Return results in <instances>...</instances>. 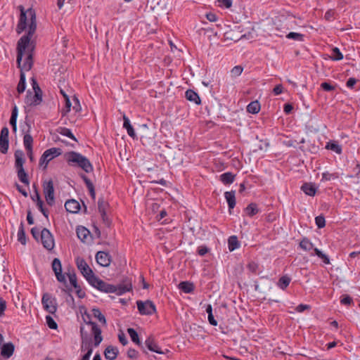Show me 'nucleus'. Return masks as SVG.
Here are the masks:
<instances>
[{"label":"nucleus","mask_w":360,"mask_h":360,"mask_svg":"<svg viewBox=\"0 0 360 360\" xmlns=\"http://www.w3.org/2000/svg\"><path fill=\"white\" fill-rule=\"evenodd\" d=\"M219 6L221 8H229L232 6L231 0H217Z\"/></svg>","instance_id":"nucleus-49"},{"label":"nucleus","mask_w":360,"mask_h":360,"mask_svg":"<svg viewBox=\"0 0 360 360\" xmlns=\"http://www.w3.org/2000/svg\"><path fill=\"white\" fill-rule=\"evenodd\" d=\"M82 319L86 325L91 326V331L94 335V345L95 347H98L103 340L101 329L95 322L91 321V315L86 311L82 314Z\"/></svg>","instance_id":"nucleus-5"},{"label":"nucleus","mask_w":360,"mask_h":360,"mask_svg":"<svg viewBox=\"0 0 360 360\" xmlns=\"http://www.w3.org/2000/svg\"><path fill=\"white\" fill-rule=\"evenodd\" d=\"M248 269L249 271H250L252 273H256L257 269H258V265L257 263L254 262H250L248 264Z\"/></svg>","instance_id":"nucleus-56"},{"label":"nucleus","mask_w":360,"mask_h":360,"mask_svg":"<svg viewBox=\"0 0 360 360\" xmlns=\"http://www.w3.org/2000/svg\"><path fill=\"white\" fill-rule=\"evenodd\" d=\"M321 86L326 91H330L335 89V87L328 82H323Z\"/></svg>","instance_id":"nucleus-54"},{"label":"nucleus","mask_w":360,"mask_h":360,"mask_svg":"<svg viewBox=\"0 0 360 360\" xmlns=\"http://www.w3.org/2000/svg\"><path fill=\"white\" fill-rule=\"evenodd\" d=\"M127 356L130 359H136L138 358V352L134 349H129L127 351Z\"/></svg>","instance_id":"nucleus-52"},{"label":"nucleus","mask_w":360,"mask_h":360,"mask_svg":"<svg viewBox=\"0 0 360 360\" xmlns=\"http://www.w3.org/2000/svg\"><path fill=\"white\" fill-rule=\"evenodd\" d=\"M6 308V302L2 298H0V316L4 314V312Z\"/></svg>","instance_id":"nucleus-61"},{"label":"nucleus","mask_w":360,"mask_h":360,"mask_svg":"<svg viewBox=\"0 0 360 360\" xmlns=\"http://www.w3.org/2000/svg\"><path fill=\"white\" fill-rule=\"evenodd\" d=\"M260 104L257 101L250 102L247 106V111L252 114H257L260 110Z\"/></svg>","instance_id":"nucleus-36"},{"label":"nucleus","mask_w":360,"mask_h":360,"mask_svg":"<svg viewBox=\"0 0 360 360\" xmlns=\"http://www.w3.org/2000/svg\"><path fill=\"white\" fill-rule=\"evenodd\" d=\"M327 149H330L334 152H335L337 154H341L342 153V147L335 141H330L328 142L326 146Z\"/></svg>","instance_id":"nucleus-40"},{"label":"nucleus","mask_w":360,"mask_h":360,"mask_svg":"<svg viewBox=\"0 0 360 360\" xmlns=\"http://www.w3.org/2000/svg\"><path fill=\"white\" fill-rule=\"evenodd\" d=\"M40 239L43 246L51 250L54 248V239L51 233L47 229L44 228L41 231Z\"/></svg>","instance_id":"nucleus-14"},{"label":"nucleus","mask_w":360,"mask_h":360,"mask_svg":"<svg viewBox=\"0 0 360 360\" xmlns=\"http://www.w3.org/2000/svg\"><path fill=\"white\" fill-rule=\"evenodd\" d=\"M52 269L57 280L60 283L65 282V276L62 274V265L59 259L55 258L52 262Z\"/></svg>","instance_id":"nucleus-19"},{"label":"nucleus","mask_w":360,"mask_h":360,"mask_svg":"<svg viewBox=\"0 0 360 360\" xmlns=\"http://www.w3.org/2000/svg\"><path fill=\"white\" fill-rule=\"evenodd\" d=\"M224 197L228 203L229 210L231 211V210L233 209L236 206V191H226L224 193Z\"/></svg>","instance_id":"nucleus-23"},{"label":"nucleus","mask_w":360,"mask_h":360,"mask_svg":"<svg viewBox=\"0 0 360 360\" xmlns=\"http://www.w3.org/2000/svg\"><path fill=\"white\" fill-rule=\"evenodd\" d=\"M80 333L82 339L81 350L82 352H86V353L82 356L81 360H89L93 352V349L91 343L85 340L87 337V333L84 331L83 326L80 327Z\"/></svg>","instance_id":"nucleus-11"},{"label":"nucleus","mask_w":360,"mask_h":360,"mask_svg":"<svg viewBox=\"0 0 360 360\" xmlns=\"http://www.w3.org/2000/svg\"><path fill=\"white\" fill-rule=\"evenodd\" d=\"M68 278L70 284L74 287L75 289L79 288V285L77 284V276L75 273H69Z\"/></svg>","instance_id":"nucleus-45"},{"label":"nucleus","mask_w":360,"mask_h":360,"mask_svg":"<svg viewBox=\"0 0 360 360\" xmlns=\"http://www.w3.org/2000/svg\"><path fill=\"white\" fill-rule=\"evenodd\" d=\"M20 10V20L17 26L18 34L22 32L27 27V34L22 36L18 41L17 63L20 69V81L17 86L18 94H22L26 88L25 75L23 71H29L33 65L34 46L30 44L31 38L37 28L36 15L33 9L24 10L22 6H19Z\"/></svg>","instance_id":"nucleus-1"},{"label":"nucleus","mask_w":360,"mask_h":360,"mask_svg":"<svg viewBox=\"0 0 360 360\" xmlns=\"http://www.w3.org/2000/svg\"><path fill=\"white\" fill-rule=\"evenodd\" d=\"M352 299L348 295L344 297L340 300L341 304H345V305L350 304L352 303Z\"/></svg>","instance_id":"nucleus-64"},{"label":"nucleus","mask_w":360,"mask_h":360,"mask_svg":"<svg viewBox=\"0 0 360 360\" xmlns=\"http://www.w3.org/2000/svg\"><path fill=\"white\" fill-rule=\"evenodd\" d=\"M42 93H34L28 90L25 98V103L30 106H37L42 102Z\"/></svg>","instance_id":"nucleus-15"},{"label":"nucleus","mask_w":360,"mask_h":360,"mask_svg":"<svg viewBox=\"0 0 360 360\" xmlns=\"http://www.w3.org/2000/svg\"><path fill=\"white\" fill-rule=\"evenodd\" d=\"M301 190L309 196H314L316 195L317 188L311 183H305L302 186Z\"/></svg>","instance_id":"nucleus-26"},{"label":"nucleus","mask_w":360,"mask_h":360,"mask_svg":"<svg viewBox=\"0 0 360 360\" xmlns=\"http://www.w3.org/2000/svg\"><path fill=\"white\" fill-rule=\"evenodd\" d=\"M240 247V243L237 236H231L228 239V248L229 251L232 252Z\"/></svg>","instance_id":"nucleus-33"},{"label":"nucleus","mask_w":360,"mask_h":360,"mask_svg":"<svg viewBox=\"0 0 360 360\" xmlns=\"http://www.w3.org/2000/svg\"><path fill=\"white\" fill-rule=\"evenodd\" d=\"M65 207L67 212L70 213H77L80 210V205L76 200H68L65 203Z\"/></svg>","instance_id":"nucleus-21"},{"label":"nucleus","mask_w":360,"mask_h":360,"mask_svg":"<svg viewBox=\"0 0 360 360\" xmlns=\"http://www.w3.org/2000/svg\"><path fill=\"white\" fill-rule=\"evenodd\" d=\"M42 187L46 203L50 206L53 205L55 203V195L53 181L51 179L45 181L42 184Z\"/></svg>","instance_id":"nucleus-10"},{"label":"nucleus","mask_w":360,"mask_h":360,"mask_svg":"<svg viewBox=\"0 0 360 360\" xmlns=\"http://www.w3.org/2000/svg\"><path fill=\"white\" fill-rule=\"evenodd\" d=\"M128 334L129 335L131 340L137 345H140V341L139 338V335L137 332L134 328H128L127 329Z\"/></svg>","instance_id":"nucleus-43"},{"label":"nucleus","mask_w":360,"mask_h":360,"mask_svg":"<svg viewBox=\"0 0 360 360\" xmlns=\"http://www.w3.org/2000/svg\"><path fill=\"white\" fill-rule=\"evenodd\" d=\"M8 134V128L7 127H4L1 129L0 134V152L2 154H6L8 152L9 146Z\"/></svg>","instance_id":"nucleus-16"},{"label":"nucleus","mask_w":360,"mask_h":360,"mask_svg":"<svg viewBox=\"0 0 360 360\" xmlns=\"http://www.w3.org/2000/svg\"><path fill=\"white\" fill-rule=\"evenodd\" d=\"M123 128H124L127 130V134L130 137L135 139L136 137V135L135 134L134 129L132 125L131 124L129 117H127L125 114L123 115Z\"/></svg>","instance_id":"nucleus-24"},{"label":"nucleus","mask_w":360,"mask_h":360,"mask_svg":"<svg viewBox=\"0 0 360 360\" xmlns=\"http://www.w3.org/2000/svg\"><path fill=\"white\" fill-rule=\"evenodd\" d=\"M283 87L281 84H278L276 85L274 89H273V92L275 95H280L281 94L283 93Z\"/></svg>","instance_id":"nucleus-59"},{"label":"nucleus","mask_w":360,"mask_h":360,"mask_svg":"<svg viewBox=\"0 0 360 360\" xmlns=\"http://www.w3.org/2000/svg\"><path fill=\"white\" fill-rule=\"evenodd\" d=\"M335 12L333 10H328L326 12L324 18L326 20L330 21L334 18Z\"/></svg>","instance_id":"nucleus-58"},{"label":"nucleus","mask_w":360,"mask_h":360,"mask_svg":"<svg viewBox=\"0 0 360 360\" xmlns=\"http://www.w3.org/2000/svg\"><path fill=\"white\" fill-rule=\"evenodd\" d=\"M18 115V110L16 106H15L11 112V116L10 118V124L12 126L13 131L15 133L17 131V117Z\"/></svg>","instance_id":"nucleus-32"},{"label":"nucleus","mask_w":360,"mask_h":360,"mask_svg":"<svg viewBox=\"0 0 360 360\" xmlns=\"http://www.w3.org/2000/svg\"><path fill=\"white\" fill-rule=\"evenodd\" d=\"M46 322L49 328L57 329L58 324L51 316H46Z\"/></svg>","instance_id":"nucleus-44"},{"label":"nucleus","mask_w":360,"mask_h":360,"mask_svg":"<svg viewBox=\"0 0 360 360\" xmlns=\"http://www.w3.org/2000/svg\"><path fill=\"white\" fill-rule=\"evenodd\" d=\"M89 283L94 288L105 293H114L117 290L115 285L108 283L96 276Z\"/></svg>","instance_id":"nucleus-7"},{"label":"nucleus","mask_w":360,"mask_h":360,"mask_svg":"<svg viewBox=\"0 0 360 360\" xmlns=\"http://www.w3.org/2000/svg\"><path fill=\"white\" fill-rule=\"evenodd\" d=\"M72 101H73V103H74V105L72 106L73 110L76 112H79L81 110V105H80L78 98L75 96L73 98Z\"/></svg>","instance_id":"nucleus-51"},{"label":"nucleus","mask_w":360,"mask_h":360,"mask_svg":"<svg viewBox=\"0 0 360 360\" xmlns=\"http://www.w3.org/2000/svg\"><path fill=\"white\" fill-rule=\"evenodd\" d=\"M21 131L24 134L23 144L26 150H32L33 138L30 134L31 126L27 122L20 126Z\"/></svg>","instance_id":"nucleus-13"},{"label":"nucleus","mask_w":360,"mask_h":360,"mask_svg":"<svg viewBox=\"0 0 360 360\" xmlns=\"http://www.w3.org/2000/svg\"><path fill=\"white\" fill-rule=\"evenodd\" d=\"M15 167L17 169V174L19 180L27 186H29L30 181L27 174L25 172L23 165L25 162L22 151L17 150L15 153Z\"/></svg>","instance_id":"nucleus-4"},{"label":"nucleus","mask_w":360,"mask_h":360,"mask_svg":"<svg viewBox=\"0 0 360 360\" xmlns=\"http://www.w3.org/2000/svg\"><path fill=\"white\" fill-rule=\"evenodd\" d=\"M91 312H92V316H94V318L98 319V321L101 323V324L102 326H106V324H107L106 319L98 308L92 309Z\"/></svg>","instance_id":"nucleus-31"},{"label":"nucleus","mask_w":360,"mask_h":360,"mask_svg":"<svg viewBox=\"0 0 360 360\" xmlns=\"http://www.w3.org/2000/svg\"><path fill=\"white\" fill-rule=\"evenodd\" d=\"M185 97L188 101L193 102L195 104H197V105L200 104L201 101H200V98L198 94L192 89H188L186 91Z\"/></svg>","instance_id":"nucleus-28"},{"label":"nucleus","mask_w":360,"mask_h":360,"mask_svg":"<svg viewBox=\"0 0 360 360\" xmlns=\"http://www.w3.org/2000/svg\"><path fill=\"white\" fill-rule=\"evenodd\" d=\"M65 98V108L62 109L61 114L63 116H65L71 110L72 103L70 98L67 94H64Z\"/></svg>","instance_id":"nucleus-39"},{"label":"nucleus","mask_w":360,"mask_h":360,"mask_svg":"<svg viewBox=\"0 0 360 360\" xmlns=\"http://www.w3.org/2000/svg\"><path fill=\"white\" fill-rule=\"evenodd\" d=\"M96 260L100 266L108 267L112 262V257L108 252L99 251L96 255Z\"/></svg>","instance_id":"nucleus-17"},{"label":"nucleus","mask_w":360,"mask_h":360,"mask_svg":"<svg viewBox=\"0 0 360 360\" xmlns=\"http://www.w3.org/2000/svg\"><path fill=\"white\" fill-rule=\"evenodd\" d=\"M145 345L151 352L160 354H165V352L161 350L160 347L158 346L155 340L151 337H149L146 340Z\"/></svg>","instance_id":"nucleus-20"},{"label":"nucleus","mask_w":360,"mask_h":360,"mask_svg":"<svg viewBox=\"0 0 360 360\" xmlns=\"http://www.w3.org/2000/svg\"><path fill=\"white\" fill-rule=\"evenodd\" d=\"M299 248L303 251L309 252L310 256L316 255L320 258L325 264H330V259L328 256L323 253L320 250L314 248L312 242L307 237H303L299 243Z\"/></svg>","instance_id":"nucleus-3"},{"label":"nucleus","mask_w":360,"mask_h":360,"mask_svg":"<svg viewBox=\"0 0 360 360\" xmlns=\"http://www.w3.org/2000/svg\"><path fill=\"white\" fill-rule=\"evenodd\" d=\"M357 79L354 77H350L348 79L346 83V86L349 88L352 89L354 86L356 84Z\"/></svg>","instance_id":"nucleus-57"},{"label":"nucleus","mask_w":360,"mask_h":360,"mask_svg":"<svg viewBox=\"0 0 360 360\" xmlns=\"http://www.w3.org/2000/svg\"><path fill=\"white\" fill-rule=\"evenodd\" d=\"M98 211L101 215L102 219L105 223L108 222V219L106 214V210L108 204L103 199H99L98 202Z\"/></svg>","instance_id":"nucleus-27"},{"label":"nucleus","mask_w":360,"mask_h":360,"mask_svg":"<svg viewBox=\"0 0 360 360\" xmlns=\"http://www.w3.org/2000/svg\"><path fill=\"white\" fill-rule=\"evenodd\" d=\"M68 164L72 167H78L86 173L91 172L94 169L90 161L81 153L70 151L65 155Z\"/></svg>","instance_id":"nucleus-2"},{"label":"nucleus","mask_w":360,"mask_h":360,"mask_svg":"<svg viewBox=\"0 0 360 360\" xmlns=\"http://www.w3.org/2000/svg\"><path fill=\"white\" fill-rule=\"evenodd\" d=\"M31 233L32 235V236L36 239V240H38L39 239V237H40V234L41 232L39 231V230L36 228V227H34L31 229Z\"/></svg>","instance_id":"nucleus-62"},{"label":"nucleus","mask_w":360,"mask_h":360,"mask_svg":"<svg viewBox=\"0 0 360 360\" xmlns=\"http://www.w3.org/2000/svg\"><path fill=\"white\" fill-rule=\"evenodd\" d=\"M75 262L77 269L86 278L88 283H89L95 276L92 269L88 265L85 259L82 257H77Z\"/></svg>","instance_id":"nucleus-9"},{"label":"nucleus","mask_w":360,"mask_h":360,"mask_svg":"<svg viewBox=\"0 0 360 360\" xmlns=\"http://www.w3.org/2000/svg\"><path fill=\"white\" fill-rule=\"evenodd\" d=\"M338 177V176L334 173H330L328 172L322 173V181H330L332 179H335Z\"/></svg>","instance_id":"nucleus-48"},{"label":"nucleus","mask_w":360,"mask_h":360,"mask_svg":"<svg viewBox=\"0 0 360 360\" xmlns=\"http://www.w3.org/2000/svg\"><path fill=\"white\" fill-rule=\"evenodd\" d=\"M61 154L62 150L60 148H51L46 150L39 159V167H41L43 170H46L49 162Z\"/></svg>","instance_id":"nucleus-6"},{"label":"nucleus","mask_w":360,"mask_h":360,"mask_svg":"<svg viewBox=\"0 0 360 360\" xmlns=\"http://www.w3.org/2000/svg\"><path fill=\"white\" fill-rule=\"evenodd\" d=\"M315 223L318 228H323L326 226L325 217L323 215L316 217Z\"/></svg>","instance_id":"nucleus-46"},{"label":"nucleus","mask_w":360,"mask_h":360,"mask_svg":"<svg viewBox=\"0 0 360 360\" xmlns=\"http://www.w3.org/2000/svg\"><path fill=\"white\" fill-rule=\"evenodd\" d=\"M209 251L208 248L206 245H202L198 248V254L200 256H204Z\"/></svg>","instance_id":"nucleus-53"},{"label":"nucleus","mask_w":360,"mask_h":360,"mask_svg":"<svg viewBox=\"0 0 360 360\" xmlns=\"http://www.w3.org/2000/svg\"><path fill=\"white\" fill-rule=\"evenodd\" d=\"M117 290L114 293L117 295H122L127 292H130L132 290V283L129 278H125L121 283L115 285Z\"/></svg>","instance_id":"nucleus-18"},{"label":"nucleus","mask_w":360,"mask_h":360,"mask_svg":"<svg viewBox=\"0 0 360 360\" xmlns=\"http://www.w3.org/2000/svg\"><path fill=\"white\" fill-rule=\"evenodd\" d=\"M245 211L249 217H253L254 215L257 214L259 212V209L257 207V204L250 203L245 208Z\"/></svg>","instance_id":"nucleus-37"},{"label":"nucleus","mask_w":360,"mask_h":360,"mask_svg":"<svg viewBox=\"0 0 360 360\" xmlns=\"http://www.w3.org/2000/svg\"><path fill=\"white\" fill-rule=\"evenodd\" d=\"M287 38L294 39L296 41H303V34L291 32L287 34Z\"/></svg>","instance_id":"nucleus-47"},{"label":"nucleus","mask_w":360,"mask_h":360,"mask_svg":"<svg viewBox=\"0 0 360 360\" xmlns=\"http://www.w3.org/2000/svg\"><path fill=\"white\" fill-rule=\"evenodd\" d=\"M119 341L123 345H126L128 343L127 338L123 333H120L118 335Z\"/></svg>","instance_id":"nucleus-60"},{"label":"nucleus","mask_w":360,"mask_h":360,"mask_svg":"<svg viewBox=\"0 0 360 360\" xmlns=\"http://www.w3.org/2000/svg\"><path fill=\"white\" fill-rule=\"evenodd\" d=\"M41 304L44 310L51 314H55L58 309V304L56 297L49 293H44L42 295Z\"/></svg>","instance_id":"nucleus-8"},{"label":"nucleus","mask_w":360,"mask_h":360,"mask_svg":"<svg viewBox=\"0 0 360 360\" xmlns=\"http://www.w3.org/2000/svg\"><path fill=\"white\" fill-rule=\"evenodd\" d=\"M136 305L139 313L141 315H152L156 311V307L154 303L150 300H146L145 302L138 300Z\"/></svg>","instance_id":"nucleus-12"},{"label":"nucleus","mask_w":360,"mask_h":360,"mask_svg":"<svg viewBox=\"0 0 360 360\" xmlns=\"http://www.w3.org/2000/svg\"><path fill=\"white\" fill-rule=\"evenodd\" d=\"M118 349L114 346H108L104 352L105 357L109 360H115L118 354Z\"/></svg>","instance_id":"nucleus-25"},{"label":"nucleus","mask_w":360,"mask_h":360,"mask_svg":"<svg viewBox=\"0 0 360 360\" xmlns=\"http://www.w3.org/2000/svg\"><path fill=\"white\" fill-rule=\"evenodd\" d=\"M243 70V68L240 65L235 66L231 70V74L235 77L239 76L241 75Z\"/></svg>","instance_id":"nucleus-50"},{"label":"nucleus","mask_w":360,"mask_h":360,"mask_svg":"<svg viewBox=\"0 0 360 360\" xmlns=\"http://www.w3.org/2000/svg\"><path fill=\"white\" fill-rule=\"evenodd\" d=\"M15 347L12 342H7L1 347V355L6 359L10 358L14 353Z\"/></svg>","instance_id":"nucleus-22"},{"label":"nucleus","mask_w":360,"mask_h":360,"mask_svg":"<svg viewBox=\"0 0 360 360\" xmlns=\"http://www.w3.org/2000/svg\"><path fill=\"white\" fill-rule=\"evenodd\" d=\"M235 175L230 172L223 173L219 176V180L225 185L232 184L235 180Z\"/></svg>","instance_id":"nucleus-30"},{"label":"nucleus","mask_w":360,"mask_h":360,"mask_svg":"<svg viewBox=\"0 0 360 360\" xmlns=\"http://www.w3.org/2000/svg\"><path fill=\"white\" fill-rule=\"evenodd\" d=\"M57 131H58V133H59L60 134H61L63 136H67L74 141H76V138L75 137V136L73 135V134L72 133V131L70 129H68L66 127H59L57 129Z\"/></svg>","instance_id":"nucleus-41"},{"label":"nucleus","mask_w":360,"mask_h":360,"mask_svg":"<svg viewBox=\"0 0 360 360\" xmlns=\"http://www.w3.org/2000/svg\"><path fill=\"white\" fill-rule=\"evenodd\" d=\"M330 57L333 60H340L343 58V54L338 47H334Z\"/></svg>","instance_id":"nucleus-42"},{"label":"nucleus","mask_w":360,"mask_h":360,"mask_svg":"<svg viewBox=\"0 0 360 360\" xmlns=\"http://www.w3.org/2000/svg\"><path fill=\"white\" fill-rule=\"evenodd\" d=\"M290 281L291 278L288 276L285 275L279 278L277 285L279 288L284 290L289 285Z\"/></svg>","instance_id":"nucleus-35"},{"label":"nucleus","mask_w":360,"mask_h":360,"mask_svg":"<svg viewBox=\"0 0 360 360\" xmlns=\"http://www.w3.org/2000/svg\"><path fill=\"white\" fill-rule=\"evenodd\" d=\"M18 240L22 245L26 244V236L23 224L21 223L18 231Z\"/></svg>","instance_id":"nucleus-38"},{"label":"nucleus","mask_w":360,"mask_h":360,"mask_svg":"<svg viewBox=\"0 0 360 360\" xmlns=\"http://www.w3.org/2000/svg\"><path fill=\"white\" fill-rule=\"evenodd\" d=\"M77 237L82 241H87L88 238L90 237L89 231L84 226H79L77 229Z\"/></svg>","instance_id":"nucleus-29"},{"label":"nucleus","mask_w":360,"mask_h":360,"mask_svg":"<svg viewBox=\"0 0 360 360\" xmlns=\"http://www.w3.org/2000/svg\"><path fill=\"white\" fill-rule=\"evenodd\" d=\"M32 89H33L32 92L42 93V91L40 89V87L39 86L37 82L34 78L32 79Z\"/></svg>","instance_id":"nucleus-55"},{"label":"nucleus","mask_w":360,"mask_h":360,"mask_svg":"<svg viewBox=\"0 0 360 360\" xmlns=\"http://www.w3.org/2000/svg\"><path fill=\"white\" fill-rule=\"evenodd\" d=\"M179 289L185 293H191L194 290V285L188 281H182L179 285Z\"/></svg>","instance_id":"nucleus-34"},{"label":"nucleus","mask_w":360,"mask_h":360,"mask_svg":"<svg viewBox=\"0 0 360 360\" xmlns=\"http://www.w3.org/2000/svg\"><path fill=\"white\" fill-rule=\"evenodd\" d=\"M206 18L210 22H216L217 20V16L213 13H207Z\"/></svg>","instance_id":"nucleus-63"}]
</instances>
